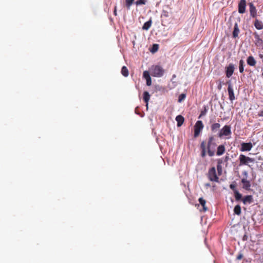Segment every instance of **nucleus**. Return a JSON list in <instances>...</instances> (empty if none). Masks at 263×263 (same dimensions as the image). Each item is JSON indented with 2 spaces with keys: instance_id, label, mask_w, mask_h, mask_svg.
Returning <instances> with one entry per match:
<instances>
[{
  "instance_id": "f257e3e1",
  "label": "nucleus",
  "mask_w": 263,
  "mask_h": 263,
  "mask_svg": "<svg viewBox=\"0 0 263 263\" xmlns=\"http://www.w3.org/2000/svg\"><path fill=\"white\" fill-rule=\"evenodd\" d=\"M213 136H210L209 138L207 145L205 141H202L200 144L201 156L204 158L206 155V152L210 157L215 155V148L216 143L214 142Z\"/></svg>"
},
{
  "instance_id": "f03ea898",
  "label": "nucleus",
  "mask_w": 263,
  "mask_h": 263,
  "mask_svg": "<svg viewBox=\"0 0 263 263\" xmlns=\"http://www.w3.org/2000/svg\"><path fill=\"white\" fill-rule=\"evenodd\" d=\"M149 70L151 75L155 77H161L164 73V70L159 65L152 66Z\"/></svg>"
},
{
  "instance_id": "7ed1b4c3",
  "label": "nucleus",
  "mask_w": 263,
  "mask_h": 263,
  "mask_svg": "<svg viewBox=\"0 0 263 263\" xmlns=\"http://www.w3.org/2000/svg\"><path fill=\"white\" fill-rule=\"evenodd\" d=\"M239 166L248 165L250 166V163H254L255 159L246 156L245 155L240 154L239 156Z\"/></svg>"
},
{
  "instance_id": "20e7f679",
  "label": "nucleus",
  "mask_w": 263,
  "mask_h": 263,
  "mask_svg": "<svg viewBox=\"0 0 263 263\" xmlns=\"http://www.w3.org/2000/svg\"><path fill=\"white\" fill-rule=\"evenodd\" d=\"M232 134L230 125H224L218 134V137L222 138L223 137L230 136Z\"/></svg>"
},
{
  "instance_id": "39448f33",
  "label": "nucleus",
  "mask_w": 263,
  "mask_h": 263,
  "mask_svg": "<svg viewBox=\"0 0 263 263\" xmlns=\"http://www.w3.org/2000/svg\"><path fill=\"white\" fill-rule=\"evenodd\" d=\"M203 124L201 121H197L194 126V137H197L203 128Z\"/></svg>"
},
{
  "instance_id": "423d86ee",
  "label": "nucleus",
  "mask_w": 263,
  "mask_h": 263,
  "mask_svg": "<svg viewBox=\"0 0 263 263\" xmlns=\"http://www.w3.org/2000/svg\"><path fill=\"white\" fill-rule=\"evenodd\" d=\"M208 178L211 181L219 182V178L216 175L215 168L213 167L210 168L208 172Z\"/></svg>"
},
{
  "instance_id": "0eeeda50",
  "label": "nucleus",
  "mask_w": 263,
  "mask_h": 263,
  "mask_svg": "<svg viewBox=\"0 0 263 263\" xmlns=\"http://www.w3.org/2000/svg\"><path fill=\"white\" fill-rule=\"evenodd\" d=\"M228 92L229 100L231 102H233L234 100H235V97L234 95V89L231 83L228 84Z\"/></svg>"
},
{
  "instance_id": "6e6552de",
  "label": "nucleus",
  "mask_w": 263,
  "mask_h": 263,
  "mask_svg": "<svg viewBox=\"0 0 263 263\" xmlns=\"http://www.w3.org/2000/svg\"><path fill=\"white\" fill-rule=\"evenodd\" d=\"M234 65L232 63L230 64L227 67H226V74L227 78H230L234 71Z\"/></svg>"
},
{
  "instance_id": "1a4fd4ad",
  "label": "nucleus",
  "mask_w": 263,
  "mask_h": 263,
  "mask_svg": "<svg viewBox=\"0 0 263 263\" xmlns=\"http://www.w3.org/2000/svg\"><path fill=\"white\" fill-rule=\"evenodd\" d=\"M246 0H240L238 3V12L240 14H243L246 12Z\"/></svg>"
},
{
  "instance_id": "9d476101",
  "label": "nucleus",
  "mask_w": 263,
  "mask_h": 263,
  "mask_svg": "<svg viewBox=\"0 0 263 263\" xmlns=\"http://www.w3.org/2000/svg\"><path fill=\"white\" fill-rule=\"evenodd\" d=\"M253 147V145L251 142L242 143L241 144L240 151L246 152L250 151Z\"/></svg>"
},
{
  "instance_id": "9b49d317",
  "label": "nucleus",
  "mask_w": 263,
  "mask_h": 263,
  "mask_svg": "<svg viewBox=\"0 0 263 263\" xmlns=\"http://www.w3.org/2000/svg\"><path fill=\"white\" fill-rule=\"evenodd\" d=\"M249 6L250 7V16L253 18L256 17L257 16V10L255 6L252 3H250Z\"/></svg>"
},
{
  "instance_id": "f8f14e48",
  "label": "nucleus",
  "mask_w": 263,
  "mask_h": 263,
  "mask_svg": "<svg viewBox=\"0 0 263 263\" xmlns=\"http://www.w3.org/2000/svg\"><path fill=\"white\" fill-rule=\"evenodd\" d=\"M143 77L146 81V85L151 86L152 85V80L148 71H144L143 73Z\"/></svg>"
},
{
  "instance_id": "ddd939ff",
  "label": "nucleus",
  "mask_w": 263,
  "mask_h": 263,
  "mask_svg": "<svg viewBox=\"0 0 263 263\" xmlns=\"http://www.w3.org/2000/svg\"><path fill=\"white\" fill-rule=\"evenodd\" d=\"M241 183H242V188L246 190L249 191L250 190L251 183L250 181L247 180L245 178H242L241 180Z\"/></svg>"
},
{
  "instance_id": "4468645a",
  "label": "nucleus",
  "mask_w": 263,
  "mask_h": 263,
  "mask_svg": "<svg viewBox=\"0 0 263 263\" xmlns=\"http://www.w3.org/2000/svg\"><path fill=\"white\" fill-rule=\"evenodd\" d=\"M226 151V148L224 145H220L218 146L216 155L217 156H221L223 155Z\"/></svg>"
},
{
  "instance_id": "2eb2a0df",
  "label": "nucleus",
  "mask_w": 263,
  "mask_h": 263,
  "mask_svg": "<svg viewBox=\"0 0 263 263\" xmlns=\"http://www.w3.org/2000/svg\"><path fill=\"white\" fill-rule=\"evenodd\" d=\"M247 64L251 66H255L256 64V61L252 55L249 56L247 59Z\"/></svg>"
},
{
  "instance_id": "dca6fc26",
  "label": "nucleus",
  "mask_w": 263,
  "mask_h": 263,
  "mask_svg": "<svg viewBox=\"0 0 263 263\" xmlns=\"http://www.w3.org/2000/svg\"><path fill=\"white\" fill-rule=\"evenodd\" d=\"M175 119L177 122V125L178 127L181 126L183 124V123L184 121V118L181 115L177 116Z\"/></svg>"
},
{
  "instance_id": "f3484780",
  "label": "nucleus",
  "mask_w": 263,
  "mask_h": 263,
  "mask_svg": "<svg viewBox=\"0 0 263 263\" xmlns=\"http://www.w3.org/2000/svg\"><path fill=\"white\" fill-rule=\"evenodd\" d=\"M254 25L255 27L258 30H261L263 29V23L257 18L255 20Z\"/></svg>"
},
{
  "instance_id": "a211bd4d",
  "label": "nucleus",
  "mask_w": 263,
  "mask_h": 263,
  "mask_svg": "<svg viewBox=\"0 0 263 263\" xmlns=\"http://www.w3.org/2000/svg\"><path fill=\"white\" fill-rule=\"evenodd\" d=\"M243 203L246 204L247 203H251L253 202V196L252 195L246 196L242 199Z\"/></svg>"
},
{
  "instance_id": "6ab92c4d",
  "label": "nucleus",
  "mask_w": 263,
  "mask_h": 263,
  "mask_svg": "<svg viewBox=\"0 0 263 263\" xmlns=\"http://www.w3.org/2000/svg\"><path fill=\"white\" fill-rule=\"evenodd\" d=\"M150 99V95L147 91H144L143 92V100L146 103V106L148 108V101Z\"/></svg>"
},
{
  "instance_id": "aec40b11",
  "label": "nucleus",
  "mask_w": 263,
  "mask_h": 263,
  "mask_svg": "<svg viewBox=\"0 0 263 263\" xmlns=\"http://www.w3.org/2000/svg\"><path fill=\"white\" fill-rule=\"evenodd\" d=\"M239 33V29L238 28V24L236 23L234 25V30L233 32V37L236 38L238 36Z\"/></svg>"
},
{
  "instance_id": "412c9836",
  "label": "nucleus",
  "mask_w": 263,
  "mask_h": 263,
  "mask_svg": "<svg viewBox=\"0 0 263 263\" xmlns=\"http://www.w3.org/2000/svg\"><path fill=\"white\" fill-rule=\"evenodd\" d=\"M198 201H199L200 204L202 206V211L203 212L206 211L208 210V208L205 205L206 200L205 199H203L202 198H200L198 199Z\"/></svg>"
},
{
  "instance_id": "4be33fe9",
  "label": "nucleus",
  "mask_w": 263,
  "mask_h": 263,
  "mask_svg": "<svg viewBox=\"0 0 263 263\" xmlns=\"http://www.w3.org/2000/svg\"><path fill=\"white\" fill-rule=\"evenodd\" d=\"M220 127V124L219 123H215L211 125V129L212 132L215 133L219 129Z\"/></svg>"
},
{
  "instance_id": "5701e85b",
  "label": "nucleus",
  "mask_w": 263,
  "mask_h": 263,
  "mask_svg": "<svg viewBox=\"0 0 263 263\" xmlns=\"http://www.w3.org/2000/svg\"><path fill=\"white\" fill-rule=\"evenodd\" d=\"M152 24V21L151 20H149L148 21H147L145 22L143 27L142 29L143 30H147L149 29V28L151 27Z\"/></svg>"
},
{
  "instance_id": "b1692460",
  "label": "nucleus",
  "mask_w": 263,
  "mask_h": 263,
  "mask_svg": "<svg viewBox=\"0 0 263 263\" xmlns=\"http://www.w3.org/2000/svg\"><path fill=\"white\" fill-rule=\"evenodd\" d=\"M121 73L125 77H127L128 76V70L126 66H124L122 67L121 69Z\"/></svg>"
},
{
  "instance_id": "393cba45",
  "label": "nucleus",
  "mask_w": 263,
  "mask_h": 263,
  "mask_svg": "<svg viewBox=\"0 0 263 263\" xmlns=\"http://www.w3.org/2000/svg\"><path fill=\"white\" fill-rule=\"evenodd\" d=\"M245 62L243 60H240L239 62V70L240 73H243L244 71Z\"/></svg>"
},
{
  "instance_id": "a878e982",
  "label": "nucleus",
  "mask_w": 263,
  "mask_h": 263,
  "mask_svg": "<svg viewBox=\"0 0 263 263\" xmlns=\"http://www.w3.org/2000/svg\"><path fill=\"white\" fill-rule=\"evenodd\" d=\"M222 163V160L220 159H219L218 160V164L217 165V170L218 171V173L219 175H220L222 173V167L221 166V163Z\"/></svg>"
},
{
  "instance_id": "bb28decb",
  "label": "nucleus",
  "mask_w": 263,
  "mask_h": 263,
  "mask_svg": "<svg viewBox=\"0 0 263 263\" xmlns=\"http://www.w3.org/2000/svg\"><path fill=\"white\" fill-rule=\"evenodd\" d=\"M241 207L239 205H237L234 207V214L240 215L241 214Z\"/></svg>"
},
{
  "instance_id": "cd10ccee",
  "label": "nucleus",
  "mask_w": 263,
  "mask_h": 263,
  "mask_svg": "<svg viewBox=\"0 0 263 263\" xmlns=\"http://www.w3.org/2000/svg\"><path fill=\"white\" fill-rule=\"evenodd\" d=\"M134 4V2L131 0H125L124 6L126 7L127 10H129L131 6Z\"/></svg>"
},
{
  "instance_id": "c85d7f7f",
  "label": "nucleus",
  "mask_w": 263,
  "mask_h": 263,
  "mask_svg": "<svg viewBox=\"0 0 263 263\" xmlns=\"http://www.w3.org/2000/svg\"><path fill=\"white\" fill-rule=\"evenodd\" d=\"M234 195L236 201L240 200L242 198V195L238 191H235Z\"/></svg>"
},
{
  "instance_id": "c756f323",
  "label": "nucleus",
  "mask_w": 263,
  "mask_h": 263,
  "mask_svg": "<svg viewBox=\"0 0 263 263\" xmlns=\"http://www.w3.org/2000/svg\"><path fill=\"white\" fill-rule=\"evenodd\" d=\"M146 3V0H138L135 2L137 6L145 5Z\"/></svg>"
},
{
  "instance_id": "7c9ffc66",
  "label": "nucleus",
  "mask_w": 263,
  "mask_h": 263,
  "mask_svg": "<svg viewBox=\"0 0 263 263\" xmlns=\"http://www.w3.org/2000/svg\"><path fill=\"white\" fill-rule=\"evenodd\" d=\"M186 97V95L185 93H181L179 96L178 97V102H181Z\"/></svg>"
},
{
  "instance_id": "2f4dec72",
  "label": "nucleus",
  "mask_w": 263,
  "mask_h": 263,
  "mask_svg": "<svg viewBox=\"0 0 263 263\" xmlns=\"http://www.w3.org/2000/svg\"><path fill=\"white\" fill-rule=\"evenodd\" d=\"M168 12L167 11L163 10L161 14V17H168Z\"/></svg>"
},
{
  "instance_id": "473e14b6",
  "label": "nucleus",
  "mask_w": 263,
  "mask_h": 263,
  "mask_svg": "<svg viewBox=\"0 0 263 263\" xmlns=\"http://www.w3.org/2000/svg\"><path fill=\"white\" fill-rule=\"evenodd\" d=\"M158 44H154L153 48H152V52H155L157 51L158 50Z\"/></svg>"
},
{
  "instance_id": "72a5a7b5",
  "label": "nucleus",
  "mask_w": 263,
  "mask_h": 263,
  "mask_svg": "<svg viewBox=\"0 0 263 263\" xmlns=\"http://www.w3.org/2000/svg\"><path fill=\"white\" fill-rule=\"evenodd\" d=\"M230 187L231 190H232L234 192V193L235 192V191H237L236 189V184L235 183H232L230 185Z\"/></svg>"
},
{
  "instance_id": "f704fd0d",
  "label": "nucleus",
  "mask_w": 263,
  "mask_h": 263,
  "mask_svg": "<svg viewBox=\"0 0 263 263\" xmlns=\"http://www.w3.org/2000/svg\"><path fill=\"white\" fill-rule=\"evenodd\" d=\"M254 35V37L256 40H257L258 41H261V40L260 39L259 35L257 33H255Z\"/></svg>"
},
{
  "instance_id": "c9c22d12",
  "label": "nucleus",
  "mask_w": 263,
  "mask_h": 263,
  "mask_svg": "<svg viewBox=\"0 0 263 263\" xmlns=\"http://www.w3.org/2000/svg\"><path fill=\"white\" fill-rule=\"evenodd\" d=\"M206 112V109H205L204 110L201 111L199 118H200L201 116L205 115Z\"/></svg>"
},
{
  "instance_id": "e433bc0d",
  "label": "nucleus",
  "mask_w": 263,
  "mask_h": 263,
  "mask_svg": "<svg viewBox=\"0 0 263 263\" xmlns=\"http://www.w3.org/2000/svg\"><path fill=\"white\" fill-rule=\"evenodd\" d=\"M242 256H243L242 254H239V255L237 256V259L238 260H240V259L242 258Z\"/></svg>"
},
{
  "instance_id": "4c0bfd02",
  "label": "nucleus",
  "mask_w": 263,
  "mask_h": 263,
  "mask_svg": "<svg viewBox=\"0 0 263 263\" xmlns=\"http://www.w3.org/2000/svg\"><path fill=\"white\" fill-rule=\"evenodd\" d=\"M114 14L115 16H116L117 15V6H115L114 7Z\"/></svg>"
},
{
  "instance_id": "58836bf2",
  "label": "nucleus",
  "mask_w": 263,
  "mask_h": 263,
  "mask_svg": "<svg viewBox=\"0 0 263 263\" xmlns=\"http://www.w3.org/2000/svg\"><path fill=\"white\" fill-rule=\"evenodd\" d=\"M258 116L259 117H263V110H262L258 112Z\"/></svg>"
},
{
  "instance_id": "ea45409f",
  "label": "nucleus",
  "mask_w": 263,
  "mask_h": 263,
  "mask_svg": "<svg viewBox=\"0 0 263 263\" xmlns=\"http://www.w3.org/2000/svg\"><path fill=\"white\" fill-rule=\"evenodd\" d=\"M229 159V157L228 156H226L225 157V161H227Z\"/></svg>"
},
{
  "instance_id": "a19ab883",
  "label": "nucleus",
  "mask_w": 263,
  "mask_h": 263,
  "mask_svg": "<svg viewBox=\"0 0 263 263\" xmlns=\"http://www.w3.org/2000/svg\"><path fill=\"white\" fill-rule=\"evenodd\" d=\"M259 56L260 58H261V59H262L263 60V55L262 54H260L259 55Z\"/></svg>"
},
{
  "instance_id": "79ce46f5",
  "label": "nucleus",
  "mask_w": 263,
  "mask_h": 263,
  "mask_svg": "<svg viewBox=\"0 0 263 263\" xmlns=\"http://www.w3.org/2000/svg\"><path fill=\"white\" fill-rule=\"evenodd\" d=\"M131 1L134 3L135 0H131Z\"/></svg>"
},
{
  "instance_id": "37998d69",
  "label": "nucleus",
  "mask_w": 263,
  "mask_h": 263,
  "mask_svg": "<svg viewBox=\"0 0 263 263\" xmlns=\"http://www.w3.org/2000/svg\"><path fill=\"white\" fill-rule=\"evenodd\" d=\"M262 77H263V71H262Z\"/></svg>"
}]
</instances>
